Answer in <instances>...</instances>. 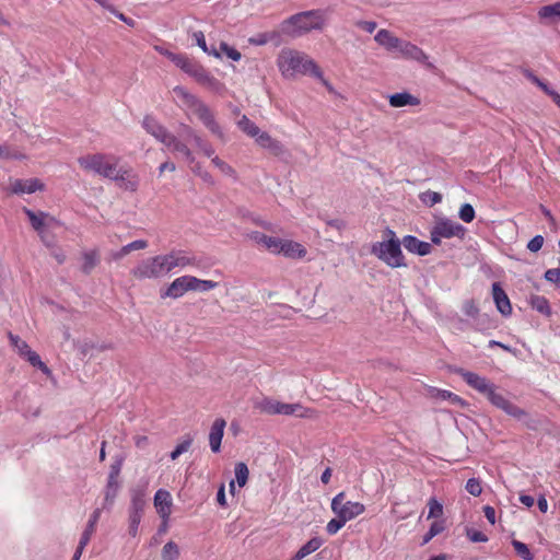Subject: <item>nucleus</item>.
<instances>
[{"label":"nucleus","instance_id":"17","mask_svg":"<svg viewBox=\"0 0 560 560\" xmlns=\"http://www.w3.org/2000/svg\"><path fill=\"white\" fill-rule=\"evenodd\" d=\"M173 499L167 490L159 489L154 495V506L158 514L166 524L172 513Z\"/></svg>","mask_w":560,"mask_h":560},{"label":"nucleus","instance_id":"18","mask_svg":"<svg viewBox=\"0 0 560 560\" xmlns=\"http://www.w3.org/2000/svg\"><path fill=\"white\" fill-rule=\"evenodd\" d=\"M396 58L413 60L427 67H431L428 55L420 47L407 40L402 45L400 54L397 55Z\"/></svg>","mask_w":560,"mask_h":560},{"label":"nucleus","instance_id":"51","mask_svg":"<svg viewBox=\"0 0 560 560\" xmlns=\"http://www.w3.org/2000/svg\"><path fill=\"white\" fill-rule=\"evenodd\" d=\"M421 200L429 206H434L442 201V196L439 192L428 190L422 194Z\"/></svg>","mask_w":560,"mask_h":560},{"label":"nucleus","instance_id":"34","mask_svg":"<svg viewBox=\"0 0 560 560\" xmlns=\"http://www.w3.org/2000/svg\"><path fill=\"white\" fill-rule=\"evenodd\" d=\"M191 37L196 45L202 49L203 52L213 56L218 59L221 58V54L213 45L211 47H208L205 34L201 31H196L191 34Z\"/></svg>","mask_w":560,"mask_h":560},{"label":"nucleus","instance_id":"1","mask_svg":"<svg viewBox=\"0 0 560 560\" xmlns=\"http://www.w3.org/2000/svg\"><path fill=\"white\" fill-rule=\"evenodd\" d=\"M78 163L85 172L118 182L120 187L125 189L136 190L138 186L136 175L131 171L120 167L119 159L115 155L104 153L86 154L79 158Z\"/></svg>","mask_w":560,"mask_h":560},{"label":"nucleus","instance_id":"16","mask_svg":"<svg viewBox=\"0 0 560 560\" xmlns=\"http://www.w3.org/2000/svg\"><path fill=\"white\" fill-rule=\"evenodd\" d=\"M374 40L382 47H384L387 51L395 54V57L400 54L402 49V45L406 40L398 38L388 30L382 28L380 30L375 36Z\"/></svg>","mask_w":560,"mask_h":560},{"label":"nucleus","instance_id":"27","mask_svg":"<svg viewBox=\"0 0 560 560\" xmlns=\"http://www.w3.org/2000/svg\"><path fill=\"white\" fill-rule=\"evenodd\" d=\"M537 14L547 24L557 23L560 21V1L541 7Z\"/></svg>","mask_w":560,"mask_h":560},{"label":"nucleus","instance_id":"10","mask_svg":"<svg viewBox=\"0 0 560 560\" xmlns=\"http://www.w3.org/2000/svg\"><path fill=\"white\" fill-rule=\"evenodd\" d=\"M330 508L336 516L341 517L346 522L355 518L357 516L363 514L365 511L363 503L346 501L345 492H339L332 498Z\"/></svg>","mask_w":560,"mask_h":560},{"label":"nucleus","instance_id":"33","mask_svg":"<svg viewBox=\"0 0 560 560\" xmlns=\"http://www.w3.org/2000/svg\"><path fill=\"white\" fill-rule=\"evenodd\" d=\"M234 472H235V481L232 480L229 485L231 492L234 491L235 482L238 485L240 488L244 487L247 482L248 475H249L248 468H247L246 464H244V463H237L235 465Z\"/></svg>","mask_w":560,"mask_h":560},{"label":"nucleus","instance_id":"13","mask_svg":"<svg viewBox=\"0 0 560 560\" xmlns=\"http://www.w3.org/2000/svg\"><path fill=\"white\" fill-rule=\"evenodd\" d=\"M160 258L166 275L176 268L185 269L198 265L196 257L180 249H174L167 254L160 255Z\"/></svg>","mask_w":560,"mask_h":560},{"label":"nucleus","instance_id":"12","mask_svg":"<svg viewBox=\"0 0 560 560\" xmlns=\"http://www.w3.org/2000/svg\"><path fill=\"white\" fill-rule=\"evenodd\" d=\"M131 275L138 280L159 279L166 275L160 255L141 260Z\"/></svg>","mask_w":560,"mask_h":560},{"label":"nucleus","instance_id":"64","mask_svg":"<svg viewBox=\"0 0 560 560\" xmlns=\"http://www.w3.org/2000/svg\"><path fill=\"white\" fill-rule=\"evenodd\" d=\"M217 501L218 503L221 505V506H225L226 505V499H225V490H224V485H222L219 490H218V493H217Z\"/></svg>","mask_w":560,"mask_h":560},{"label":"nucleus","instance_id":"8","mask_svg":"<svg viewBox=\"0 0 560 560\" xmlns=\"http://www.w3.org/2000/svg\"><path fill=\"white\" fill-rule=\"evenodd\" d=\"M24 213L27 215L32 228L38 233L45 246H50L49 232L60 226L61 222L54 215L43 211L35 212L25 208Z\"/></svg>","mask_w":560,"mask_h":560},{"label":"nucleus","instance_id":"55","mask_svg":"<svg viewBox=\"0 0 560 560\" xmlns=\"http://www.w3.org/2000/svg\"><path fill=\"white\" fill-rule=\"evenodd\" d=\"M467 537L474 542H486L488 541V536L482 532L476 529H468Z\"/></svg>","mask_w":560,"mask_h":560},{"label":"nucleus","instance_id":"52","mask_svg":"<svg viewBox=\"0 0 560 560\" xmlns=\"http://www.w3.org/2000/svg\"><path fill=\"white\" fill-rule=\"evenodd\" d=\"M50 246H47L49 249H50V254L54 256V258L59 262V264H62L66 259V255L65 253L62 252L61 248H59L57 245H56V242L52 237H50Z\"/></svg>","mask_w":560,"mask_h":560},{"label":"nucleus","instance_id":"44","mask_svg":"<svg viewBox=\"0 0 560 560\" xmlns=\"http://www.w3.org/2000/svg\"><path fill=\"white\" fill-rule=\"evenodd\" d=\"M254 138L262 148L273 149L278 147V143L267 132H261L260 129H258V135Z\"/></svg>","mask_w":560,"mask_h":560},{"label":"nucleus","instance_id":"25","mask_svg":"<svg viewBox=\"0 0 560 560\" xmlns=\"http://www.w3.org/2000/svg\"><path fill=\"white\" fill-rule=\"evenodd\" d=\"M226 422L222 418L213 421L209 432V444L213 453H218L221 448V442L224 434Z\"/></svg>","mask_w":560,"mask_h":560},{"label":"nucleus","instance_id":"20","mask_svg":"<svg viewBox=\"0 0 560 560\" xmlns=\"http://www.w3.org/2000/svg\"><path fill=\"white\" fill-rule=\"evenodd\" d=\"M248 237L269 253L279 255V247L282 238L268 236L258 231L252 232L248 234Z\"/></svg>","mask_w":560,"mask_h":560},{"label":"nucleus","instance_id":"26","mask_svg":"<svg viewBox=\"0 0 560 560\" xmlns=\"http://www.w3.org/2000/svg\"><path fill=\"white\" fill-rule=\"evenodd\" d=\"M279 254L288 258H303L306 255V249L298 242L282 238L279 247Z\"/></svg>","mask_w":560,"mask_h":560},{"label":"nucleus","instance_id":"21","mask_svg":"<svg viewBox=\"0 0 560 560\" xmlns=\"http://www.w3.org/2000/svg\"><path fill=\"white\" fill-rule=\"evenodd\" d=\"M402 246L412 254L427 256L432 253V245L428 242L420 241L413 235H406L401 240Z\"/></svg>","mask_w":560,"mask_h":560},{"label":"nucleus","instance_id":"7","mask_svg":"<svg viewBox=\"0 0 560 560\" xmlns=\"http://www.w3.org/2000/svg\"><path fill=\"white\" fill-rule=\"evenodd\" d=\"M218 282L212 280H202L194 276L185 275L174 279L168 287L161 293V296L179 299L189 291L208 292L218 287Z\"/></svg>","mask_w":560,"mask_h":560},{"label":"nucleus","instance_id":"56","mask_svg":"<svg viewBox=\"0 0 560 560\" xmlns=\"http://www.w3.org/2000/svg\"><path fill=\"white\" fill-rule=\"evenodd\" d=\"M545 279L549 282L560 285V268L548 269L545 272Z\"/></svg>","mask_w":560,"mask_h":560},{"label":"nucleus","instance_id":"61","mask_svg":"<svg viewBox=\"0 0 560 560\" xmlns=\"http://www.w3.org/2000/svg\"><path fill=\"white\" fill-rule=\"evenodd\" d=\"M445 529V522L444 521H434L429 530L431 532V534H433L434 536H438L439 534H441L442 532H444Z\"/></svg>","mask_w":560,"mask_h":560},{"label":"nucleus","instance_id":"6","mask_svg":"<svg viewBox=\"0 0 560 560\" xmlns=\"http://www.w3.org/2000/svg\"><path fill=\"white\" fill-rule=\"evenodd\" d=\"M387 240L372 245L371 253L390 268L406 267L405 256L401 250V241L392 230L385 232Z\"/></svg>","mask_w":560,"mask_h":560},{"label":"nucleus","instance_id":"49","mask_svg":"<svg viewBox=\"0 0 560 560\" xmlns=\"http://www.w3.org/2000/svg\"><path fill=\"white\" fill-rule=\"evenodd\" d=\"M466 490L474 497H478L482 492L481 482L477 478H470L466 482Z\"/></svg>","mask_w":560,"mask_h":560},{"label":"nucleus","instance_id":"9","mask_svg":"<svg viewBox=\"0 0 560 560\" xmlns=\"http://www.w3.org/2000/svg\"><path fill=\"white\" fill-rule=\"evenodd\" d=\"M466 229L447 218L438 219L430 230V238L432 244L441 245L443 238L458 237L464 238Z\"/></svg>","mask_w":560,"mask_h":560},{"label":"nucleus","instance_id":"2","mask_svg":"<svg viewBox=\"0 0 560 560\" xmlns=\"http://www.w3.org/2000/svg\"><path fill=\"white\" fill-rule=\"evenodd\" d=\"M173 95L178 105L183 107L188 115L196 116L213 136L218 137L221 141H225L224 131L217 121L213 110L207 104L190 94L183 86H175L173 89Z\"/></svg>","mask_w":560,"mask_h":560},{"label":"nucleus","instance_id":"28","mask_svg":"<svg viewBox=\"0 0 560 560\" xmlns=\"http://www.w3.org/2000/svg\"><path fill=\"white\" fill-rule=\"evenodd\" d=\"M155 49L167 57L176 67L180 68L186 73L190 70L194 62L189 60L185 55L182 54H174L167 49L155 47Z\"/></svg>","mask_w":560,"mask_h":560},{"label":"nucleus","instance_id":"24","mask_svg":"<svg viewBox=\"0 0 560 560\" xmlns=\"http://www.w3.org/2000/svg\"><path fill=\"white\" fill-rule=\"evenodd\" d=\"M492 298L497 310L503 315L509 316L512 313V306L509 296L499 282L492 284Z\"/></svg>","mask_w":560,"mask_h":560},{"label":"nucleus","instance_id":"22","mask_svg":"<svg viewBox=\"0 0 560 560\" xmlns=\"http://www.w3.org/2000/svg\"><path fill=\"white\" fill-rule=\"evenodd\" d=\"M192 75L199 83L206 85L212 91L219 92L222 89V84L212 75H210L205 69L194 63L190 70L187 72Z\"/></svg>","mask_w":560,"mask_h":560},{"label":"nucleus","instance_id":"35","mask_svg":"<svg viewBox=\"0 0 560 560\" xmlns=\"http://www.w3.org/2000/svg\"><path fill=\"white\" fill-rule=\"evenodd\" d=\"M530 306L542 315L550 316L551 308L545 296L533 295L529 300Z\"/></svg>","mask_w":560,"mask_h":560},{"label":"nucleus","instance_id":"19","mask_svg":"<svg viewBox=\"0 0 560 560\" xmlns=\"http://www.w3.org/2000/svg\"><path fill=\"white\" fill-rule=\"evenodd\" d=\"M388 104L393 108H400V107H416L421 104V100L409 93L408 91H402L398 93H394L388 95L387 97Z\"/></svg>","mask_w":560,"mask_h":560},{"label":"nucleus","instance_id":"62","mask_svg":"<svg viewBox=\"0 0 560 560\" xmlns=\"http://www.w3.org/2000/svg\"><path fill=\"white\" fill-rule=\"evenodd\" d=\"M357 25L368 33H373L376 28V23L373 21H360Z\"/></svg>","mask_w":560,"mask_h":560},{"label":"nucleus","instance_id":"5","mask_svg":"<svg viewBox=\"0 0 560 560\" xmlns=\"http://www.w3.org/2000/svg\"><path fill=\"white\" fill-rule=\"evenodd\" d=\"M142 127L148 133L154 137L159 142L163 143L173 153H179L187 162L194 163L195 156L187 144L170 132L166 127L161 125L152 116H145L143 118Z\"/></svg>","mask_w":560,"mask_h":560},{"label":"nucleus","instance_id":"37","mask_svg":"<svg viewBox=\"0 0 560 560\" xmlns=\"http://www.w3.org/2000/svg\"><path fill=\"white\" fill-rule=\"evenodd\" d=\"M34 368L39 369L48 377L51 376V370L42 361L40 357L33 350H31L24 358Z\"/></svg>","mask_w":560,"mask_h":560},{"label":"nucleus","instance_id":"30","mask_svg":"<svg viewBox=\"0 0 560 560\" xmlns=\"http://www.w3.org/2000/svg\"><path fill=\"white\" fill-rule=\"evenodd\" d=\"M430 397L438 400H448L452 405L465 406V400L458 395L440 388H430Z\"/></svg>","mask_w":560,"mask_h":560},{"label":"nucleus","instance_id":"54","mask_svg":"<svg viewBox=\"0 0 560 560\" xmlns=\"http://www.w3.org/2000/svg\"><path fill=\"white\" fill-rule=\"evenodd\" d=\"M148 247V242L144 241V240H137V241H133L127 245L124 246V252L125 253H130L132 250H140V249H144Z\"/></svg>","mask_w":560,"mask_h":560},{"label":"nucleus","instance_id":"29","mask_svg":"<svg viewBox=\"0 0 560 560\" xmlns=\"http://www.w3.org/2000/svg\"><path fill=\"white\" fill-rule=\"evenodd\" d=\"M101 517V509H96L90 516V520L86 524L85 529L83 530L79 544L81 545V548H85L86 545L90 542L91 537L93 536L96 524Z\"/></svg>","mask_w":560,"mask_h":560},{"label":"nucleus","instance_id":"41","mask_svg":"<svg viewBox=\"0 0 560 560\" xmlns=\"http://www.w3.org/2000/svg\"><path fill=\"white\" fill-rule=\"evenodd\" d=\"M218 50L220 51L221 56L224 55L226 58H229L233 61H240L242 58L241 52L238 50H236L235 48L231 47L225 42L220 43Z\"/></svg>","mask_w":560,"mask_h":560},{"label":"nucleus","instance_id":"48","mask_svg":"<svg viewBox=\"0 0 560 560\" xmlns=\"http://www.w3.org/2000/svg\"><path fill=\"white\" fill-rule=\"evenodd\" d=\"M211 162L212 164L218 167L224 175H228V176H234L235 175V171L233 170L232 166H230L228 163H225L223 160H221L220 158L218 156H213L211 159Z\"/></svg>","mask_w":560,"mask_h":560},{"label":"nucleus","instance_id":"57","mask_svg":"<svg viewBox=\"0 0 560 560\" xmlns=\"http://www.w3.org/2000/svg\"><path fill=\"white\" fill-rule=\"evenodd\" d=\"M542 245H544V237L541 235H536L528 242L527 248L530 252L536 253L542 247Z\"/></svg>","mask_w":560,"mask_h":560},{"label":"nucleus","instance_id":"47","mask_svg":"<svg viewBox=\"0 0 560 560\" xmlns=\"http://www.w3.org/2000/svg\"><path fill=\"white\" fill-rule=\"evenodd\" d=\"M346 521L342 520L341 517L339 516H336L335 518L330 520L327 525H326V532L329 534V535H335L337 534L345 525H346Z\"/></svg>","mask_w":560,"mask_h":560},{"label":"nucleus","instance_id":"59","mask_svg":"<svg viewBox=\"0 0 560 560\" xmlns=\"http://www.w3.org/2000/svg\"><path fill=\"white\" fill-rule=\"evenodd\" d=\"M527 78L533 82L535 83L537 86H539L546 94H550V92L552 91V89H550L545 82H542L540 79H538L536 75H534L533 73L528 72L527 73Z\"/></svg>","mask_w":560,"mask_h":560},{"label":"nucleus","instance_id":"14","mask_svg":"<svg viewBox=\"0 0 560 560\" xmlns=\"http://www.w3.org/2000/svg\"><path fill=\"white\" fill-rule=\"evenodd\" d=\"M487 398L494 407L503 410L506 415L515 419L522 420L527 416L524 409L517 407L509 399H506L502 394L498 393L497 386H494L492 390L487 395Z\"/></svg>","mask_w":560,"mask_h":560},{"label":"nucleus","instance_id":"11","mask_svg":"<svg viewBox=\"0 0 560 560\" xmlns=\"http://www.w3.org/2000/svg\"><path fill=\"white\" fill-rule=\"evenodd\" d=\"M254 406L260 412L267 415H298L300 417L305 416L303 412H300L303 409L301 405L285 404L268 397L257 400Z\"/></svg>","mask_w":560,"mask_h":560},{"label":"nucleus","instance_id":"23","mask_svg":"<svg viewBox=\"0 0 560 560\" xmlns=\"http://www.w3.org/2000/svg\"><path fill=\"white\" fill-rule=\"evenodd\" d=\"M10 189L14 194H33L44 189V184L37 178L15 179L11 182Z\"/></svg>","mask_w":560,"mask_h":560},{"label":"nucleus","instance_id":"63","mask_svg":"<svg viewBox=\"0 0 560 560\" xmlns=\"http://www.w3.org/2000/svg\"><path fill=\"white\" fill-rule=\"evenodd\" d=\"M483 513H485V516L486 518L491 523V524H494L495 523V510L490 506V505H486L483 508Z\"/></svg>","mask_w":560,"mask_h":560},{"label":"nucleus","instance_id":"32","mask_svg":"<svg viewBox=\"0 0 560 560\" xmlns=\"http://www.w3.org/2000/svg\"><path fill=\"white\" fill-rule=\"evenodd\" d=\"M323 545V539L319 537H314L310 539L305 545H303L298 552L294 555L292 560H302L306 556L315 552Z\"/></svg>","mask_w":560,"mask_h":560},{"label":"nucleus","instance_id":"50","mask_svg":"<svg viewBox=\"0 0 560 560\" xmlns=\"http://www.w3.org/2000/svg\"><path fill=\"white\" fill-rule=\"evenodd\" d=\"M192 443V439L188 438L180 442L175 450L171 453L173 460L177 459L183 453L187 452Z\"/></svg>","mask_w":560,"mask_h":560},{"label":"nucleus","instance_id":"31","mask_svg":"<svg viewBox=\"0 0 560 560\" xmlns=\"http://www.w3.org/2000/svg\"><path fill=\"white\" fill-rule=\"evenodd\" d=\"M145 505V490L137 488L131 490V501L128 512L143 513Z\"/></svg>","mask_w":560,"mask_h":560},{"label":"nucleus","instance_id":"15","mask_svg":"<svg viewBox=\"0 0 560 560\" xmlns=\"http://www.w3.org/2000/svg\"><path fill=\"white\" fill-rule=\"evenodd\" d=\"M457 374L460 375L470 387H472L478 393L485 395L486 397L495 386L488 378L474 372L459 369L457 370Z\"/></svg>","mask_w":560,"mask_h":560},{"label":"nucleus","instance_id":"3","mask_svg":"<svg viewBox=\"0 0 560 560\" xmlns=\"http://www.w3.org/2000/svg\"><path fill=\"white\" fill-rule=\"evenodd\" d=\"M277 66L282 77L293 79L299 74L320 77V69L305 52L292 48H283L277 57Z\"/></svg>","mask_w":560,"mask_h":560},{"label":"nucleus","instance_id":"42","mask_svg":"<svg viewBox=\"0 0 560 560\" xmlns=\"http://www.w3.org/2000/svg\"><path fill=\"white\" fill-rule=\"evenodd\" d=\"M128 522L129 527L128 532L131 537H136L138 535L139 525L142 518V513L128 512Z\"/></svg>","mask_w":560,"mask_h":560},{"label":"nucleus","instance_id":"38","mask_svg":"<svg viewBox=\"0 0 560 560\" xmlns=\"http://www.w3.org/2000/svg\"><path fill=\"white\" fill-rule=\"evenodd\" d=\"M179 555V547L174 541L166 542L161 551V557L163 560H177Z\"/></svg>","mask_w":560,"mask_h":560},{"label":"nucleus","instance_id":"36","mask_svg":"<svg viewBox=\"0 0 560 560\" xmlns=\"http://www.w3.org/2000/svg\"><path fill=\"white\" fill-rule=\"evenodd\" d=\"M11 346L19 353L20 357L25 358L26 354L32 350L26 341L22 340L19 336L12 332L8 334Z\"/></svg>","mask_w":560,"mask_h":560},{"label":"nucleus","instance_id":"46","mask_svg":"<svg viewBox=\"0 0 560 560\" xmlns=\"http://www.w3.org/2000/svg\"><path fill=\"white\" fill-rule=\"evenodd\" d=\"M84 262H83V270L84 272H90L98 262V256L96 252H89L85 253L83 256Z\"/></svg>","mask_w":560,"mask_h":560},{"label":"nucleus","instance_id":"45","mask_svg":"<svg viewBox=\"0 0 560 560\" xmlns=\"http://www.w3.org/2000/svg\"><path fill=\"white\" fill-rule=\"evenodd\" d=\"M458 217L465 223H470L475 219V210L470 203H464L459 211Z\"/></svg>","mask_w":560,"mask_h":560},{"label":"nucleus","instance_id":"39","mask_svg":"<svg viewBox=\"0 0 560 560\" xmlns=\"http://www.w3.org/2000/svg\"><path fill=\"white\" fill-rule=\"evenodd\" d=\"M237 126L243 132L252 138L258 135L259 128L245 115L240 118Z\"/></svg>","mask_w":560,"mask_h":560},{"label":"nucleus","instance_id":"40","mask_svg":"<svg viewBox=\"0 0 560 560\" xmlns=\"http://www.w3.org/2000/svg\"><path fill=\"white\" fill-rule=\"evenodd\" d=\"M428 518H439L443 515L444 509L443 504L439 502L435 498H430L428 501Z\"/></svg>","mask_w":560,"mask_h":560},{"label":"nucleus","instance_id":"53","mask_svg":"<svg viewBox=\"0 0 560 560\" xmlns=\"http://www.w3.org/2000/svg\"><path fill=\"white\" fill-rule=\"evenodd\" d=\"M183 131H184V135H186L188 138H191L194 140V142L200 150L207 143L189 126H184Z\"/></svg>","mask_w":560,"mask_h":560},{"label":"nucleus","instance_id":"60","mask_svg":"<svg viewBox=\"0 0 560 560\" xmlns=\"http://www.w3.org/2000/svg\"><path fill=\"white\" fill-rule=\"evenodd\" d=\"M479 310L474 301H467L464 304V313L469 317H476Z\"/></svg>","mask_w":560,"mask_h":560},{"label":"nucleus","instance_id":"4","mask_svg":"<svg viewBox=\"0 0 560 560\" xmlns=\"http://www.w3.org/2000/svg\"><path fill=\"white\" fill-rule=\"evenodd\" d=\"M324 10H310L296 13L280 24V33L291 38L301 37L312 31H320L326 24Z\"/></svg>","mask_w":560,"mask_h":560},{"label":"nucleus","instance_id":"43","mask_svg":"<svg viewBox=\"0 0 560 560\" xmlns=\"http://www.w3.org/2000/svg\"><path fill=\"white\" fill-rule=\"evenodd\" d=\"M512 545H513L516 553L524 560H533L534 559V555L530 552L529 548L524 542L514 539V540H512Z\"/></svg>","mask_w":560,"mask_h":560},{"label":"nucleus","instance_id":"58","mask_svg":"<svg viewBox=\"0 0 560 560\" xmlns=\"http://www.w3.org/2000/svg\"><path fill=\"white\" fill-rule=\"evenodd\" d=\"M275 35H276L275 33H271V34H268V33L260 34V35H258L255 38H249V43L254 44V45L261 46V45L267 44L269 40H271L275 37Z\"/></svg>","mask_w":560,"mask_h":560}]
</instances>
